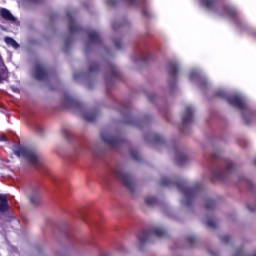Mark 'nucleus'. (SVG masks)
Here are the masks:
<instances>
[{
	"label": "nucleus",
	"mask_w": 256,
	"mask_h": 256,
	"mask_svg": "<svg viewBox=\"0 0 256 256\" xmlns=\"http://www.w3.org/2000/svg\"><path fill=\"white\" fill-rule=\"evenodd\" d=\"M124 110L129 111V107H124Z\"/></svg>",
	"instance_id": "864d4df0"
},
{
	"label": "nucleus",
	"mask_w": 256,
	"mask_h": 256,
	"mask_svg": "<svg viewBox=\"0 0 256 256\" xmlns=\"http://www.w3.org/2000/svg\"><path fill=\"white\" fill-rule=\"evenodd\" d=\"M222 243H229L231 241V237L229 235H225L221 238Z\"/></svg>",
	"instance_id": "c9c22d12"
},
{
	"label": "nucleus",
	"mask_w": 256,
	"mask_h": 256,
	"mask_svg": "<svg viewBox=\"0 0 256 256\" xmlns=\"http://www.w3.org/2000/svg\"><path fill=\"white\" fill-rule=\"evenodd\" d=\"M126 123H128V125H133L134 121H133V119H130V120L126 121Z\"/></svg>",
	"instance_id": "49530a36"
},
{
	"label": "nucleus",
	"mask_w": 256,
	"mask_h": 256,
	"mask_svg": "<svg viewBox=\"0 0 256 256\" xmlns=\"http://www.w3.org/2000/svg\"><path fill=\"white\" fill-rule=\"evenodd\" d=\"M0 16L5 21H10L11 23H15V21H17V18H15V16H13L11 11H9L7 8L0 9Z\"/></svg>",
	"instance_id": "dca6fc26"
},
{
	"label": "nucleus",
	"mask_w": 256,
	"mask_h": 256,
	"mask_svg": "<svg viewBox=\"0 0 256 256\" xmlns=\"http://www.w3.org/2000/svg\"><path fill=\"white\" fill-rule=\"evenodd\" d=\"M97 116H98L97 111L87 112L83 115V119L88 123H95V121H97Z\"/></svg>",
	"instance_id": "aec40b11"
},
{
	"label": "nucleus",
	"mask_w": 256,
	"mask_h": 256,
	"mask_svg": "<svg viewBox=\"0 0 256 256\" xmlns=\"http://www.w3.org/2000/svg\"><path fill=\"white\" fill-rule=\"evenodd\" d=\"M155 235L156 237H166L167 231L159 227H151L148 230H143L138 234V241L141 246H143L147 241Z\"/></svg>",
	"instance_id": "423d86ee"
},
{
	"label": "nucleus",
	"mask_w": 256,
	"mask_h": 256,
	"mask_svg": "<svg viewBox=\"0 0 256 256\" xmlns=\"http://www.w3.org/2000/svg\"><path fill=\"white\" fill-rule=\"evenodd\" d=\"M4 41H5L6 45L13 47V49H19V43H17V41H15V39H13L9 36H6L4 38Z\"/></svg>",
	"instance_id": "5701e85b"
},
{
	"label": "nucleus",
	"mask_w": 256,
	"mask_h": 256,
	"mask_svg": "<svg viewBox=\"0 0 256 256\" xmlns=\"http://www.w3.org/2000/svg\"><path fill=\"white\" fill-rule=\"evenodd\" d=\"M29 201L34 206L40 205V203H41V192H39V189H37V188L32 189V191L29 195Z\"/></svg>",
	"instance_id": "f8f14e48"
},
{
	"label": "nucleus",
	"mask_w": 256,
	"mask_h": 256,
	"mask_svg": "<svg viewBox=\"0 0 256 256\" xmlns=\"http://www.w3.org/2000/svg\"><path fill=\"white\" fill-rule=\"evenodd\" d=\"M243 181H247V180L244 178Z\"/></svg>",
	"instance_id": "5fc2aeb1"
},
{
	"label": "nucleus",
	"mask_w": 256,
	"mask_h": 256,
	"mask_svg": "<svg viewBox=\"0 0 256 256\" xmlns=\"http://www.w3.org/2000/svg\"><path fill=\"white\" fill-rule=\"evenodd\" d=\"M108 5L115 7L116 3H119V0H107Z\"/></svg>",
	"instance_id": "4c0bfd02"
},
{
	"label": "nucleus",
	"mask_w": 256,
	"mask_h": 256,
	"mask_svg": "<svg viewBox=\"0 0 256 256\" xmlns=\"http://www.w3.org/2000/svg\"><path fill=\"white\" fill-rule=\"evenodd\" d=\"M64 106L70 107V109H78L79 111L83 109V104L69 94L64 95Z\"/></svg>",
	"instance_id": "1a4fd4ad"
},
{
	"label": "nucleus",
	"mask_w": 256,
	"mask_h": 256,
	"mask_svg": "<svg viewBox=\"0 0 256 256\" xmlns=\"http://www.w3.org/2000/svg\"><path fill=\"white\" fill-rule=\"evenodd\" d=\"M68 18V29L70 35H75V33H79L81 31V26L75 22V19H73V16H71L70 13H67Z\"/></svg>",
	"instance_id": "9b49d317"
},
{
	"label": "nucleus",
	"mask_w": 256,
	"mask_h": 256,
	"mask_svg": "<svg viewBox=\"0 0 256 256\" xmlns=\"http://www.w3.org/2000/svg\"><path fill=\"white\" fill-rule=\"evenodd\" d=\"M101 66L97 62H90L88 66L89 73H99Z\"/></svg>",
	"instance_id": "b1692460"
},
{
	"label": "nucleus",
	"mask_w": 256,
	"mask_h": 256,
	"mask_svg": "<svg viewBox=\"0 0 256 256\" xmlns=\"http://www.w3.org/2000/svg\"><path fill=\"white\" fill-rule=\"evenodd\" d=\"M9 211V200L5 194H0V213H7Z\"/></svg>",
	"instance_id": "6ab92c4d"
},
{
	"label": "nucleus",
	"mask_w": 256,
	"mask_h": 256,
	"mask_svg": "<svg viewBox=\"0 0 256 256\" xmlns=\"http://www.w3.org/2000/svg\"><path fill=\"white\" fill-rule=\"evenodd\" d=\"M225 170L217 165L214 166L212 170V179H216L217 181H225L231 173H233L235 166L233 162L229 160H224Z\"/></svg>",
	"instance_id": "39448f33"
},
{
	"label": "nucleus",
	"mask_w": 256,
	"mask_h": 256,
	"mask_svg": "<svg viewBox=\"0 0 256 256\" xmlns=\"http://www.w3.org/2000/svg\"><path fill=\"white\" fill-rule=\"evenodd\" d=\"M215 96H216V97H220L221 99H225L226 94H225V91H223V90H218V91L215 92Z\"/></svg>",
	"instance_id": "2f4dec72"
},
{
	"label": "nucleus",
	"mask_w": 256,
	"mask_h": 256,
	"mask_svg": "<svg viewBox=\"0 0 256 256\" xmlns=\"http://www.w3.org/2000/svg\"><path fill=\"white\" fill-rule=\"evenodd\" d=\"M234 256H245V254L243 253V249L237 250V252H236V254ZM252 256H256V254H254Z\"/></svg>",
	"instance_id": "ea45409f"
},
{
	"label": "nucleus",
	"mask_w": 256,
	"mask_h": 256,
	"mask_svg": "<svg viewBox=\"0 0 256 256\" xmlns=\"http://www.w3.org/2000/svg\"><path fill=\"white\" fill-rule=\"evenodd\" d=\"M104 181H105V183H109V177H108V176H105V177H104Z\"/></svg>",
	"instance_id": "09e8293b"
},
{
	"label": "nucleus",
	"mask_w": 256,
	"mask_h": 256,
	"mask_svg": "<svg viewBox=\"0 0 256 256\" xmlns=\"http://www.w3.org/2000/svg\"><path fill=\"white\" fill-rule=\"evenodd\" d=\"M122 113H124V110H122Z\"/></svg>",
	"instance_id": "6e6d98bb"
},
{
	"label": "nucleus",
	"mask_w": 256,
	"mask_h": 256,
	"mask_svg": "<svg viewBox=\"0 0 256 256\" xmlns=\"http://www.w3.org/2000/svg\"><path fill=\"white\" fill-rule=\"evenodd\" d=\"M160 185L162 187H171V185H176L178 191H181L183 193L185 199H186V207H191V203H193V199L197 197V193L199 192V187L194 186L192 188L187 187V181L184 179L178 178L175 181L164 177L161 179Z\"/></svg>",
	"instance_id": "f257e3e1"
},
{
	"label": "nucleus",
	"mask_w": 256,
	"mask_h": 256,
	"mask_svg": "<svg viewBox=\"0 0 256 256\" xmlns=\"http://www.w3.org/2000/svg\"><path fill=\"white\" fill-rule=\"evenodd\" d=\"M30 3H41L43 0H29Z\"/></svg>",
	"instance_id": "a18cd8bd"
},
{
	"label": "nucleus",
	"mask_w": 256,
	"mask_h": 256,
	"mask_svg": "<svg viewBox=\"0 0 256 256\" xmlns=\"http://www.w3.org/2000/svg\"><path fill=\"white\" fill-rule=\"evenodd\" d=\"M186 242L189 245H195V243H197V238L195 236H187L186 237Z\"/></svg>",
	"instance_id": "c756f323"
},
{
	"label": "nucleus",
	"mask_w": 256,
	"mask_h": 256,
	"mask_svg": "<svg viewBox=\"0 0 256 256\" xmlns=\"http://www.w3.org/2000/svg\"><path fill=\"white\" fill-rule=\"evenodd\" d=\"M176 161L180 167H183V165L189 161V156L176 152Z\"/></svg>",
	"instance_id": "412c9836"
},
{
	"label": "nucleus",
	"mask_w": 256,
	"mask_h": 256,
	"mask_svg": "<svg viewBox=\"0 0 256 256\" xmlns=\"http://www.w3.org/2000/svg\"><path fill=\"white\" fill-rule=\"evenodd\" d=\"M112 177H115L117 181L122 183L126 189L133 195L135 193V180L133 179V176L131 174L124 172L122 168L116 167L112 170L111 173Z\"/></svg>",
	"instance_id": "20e7f679"
},
{
	"label": "nucleus",
	"mask_w": 256,
	"mask_h": 256,
	"mask_svg": "<svg viewBox=\"0 0 256 256\" xmlns=\"http://www.w3.org/2000/svg\"><path fill=\"white\" fill-rule=\"evenodd\" d=\"M168 75L173 83H177V75H179V65L176 62H170L167 65Z\"/></svg>",
	"instance_id": "9d476101"
},
{
	"label": "nucleus",
	"mask_w": 256,
	"mask_h": 256,
	"mask_svg": "<svg viewBox=\"0 0 256 256\" xmlns=\"http://www.w3.org/2000/svg\"><path fill=\"white\" fill-rule=\"evenodd\" d=\"M142 15H144V17H149V9L143 8L142 9Z\"/></svg>",
	"instance_id": "a19ab883"
},
{
	"label": "nucleus",
	"mask_w": 256,
	"mask_h": 256,
	"mask_svg": "<svg viewBox=\"0 0 256 256\" xmlns=\"http://www.w3.org/2000/svg\"><path fill=\"white\" fill-rule=\"evenodd\" d=\"M145 203H146V205H150V206L157 205V198H155V197H147L145 199Z\"/></svg>",
	"instance_id": "a878e982"
},
{
	"label": "nucleus",
	"mask_w": 256,
	"mask_h": 256,
	"mask_svg": "<svg viewBox=\"0 0 256 256\" xmlns=\"http://www.w3.org/2000/svg\"><path fill=\"white\" fill-rule=\"evenodd\" d=\"M155 96H148L149 101H154Z\"/></svg>",
	"instance_id": "8fccbe9b"
},
{
	"label": "nucleus",
	"mask_w": 256,
	"mask_h": 256,
	"mask_svg": "<svg viewBox=\"0 0 256 256\" xmlns=\"http://www.w3.org/2000/svg\"><path fill=\"white\" fill-rule=\"evenodd\" d=\"M5 81V69L0 68V83H3Z\"/></svg>",
	"instance_id": "72a5a7b5"
},
{
	"label": "nucleus",
	"mask_w": 256,
	"mask_h": 256,
	"mask_svg": "<svg viewBox=\"0 0 256 256\" xmlns=\"http://www.w3.org/2000/svg\"><path fill=\"white\" fill-rule=\"evenodd\" d=\"M88 38L90 42L94 43V45H101L102 43L101 34L97 31H89Z\"/></svg>",
	"instance_id": "f3484780"
},
{
	"label": "nucleus",
	"mask_w": 256,
	"mask_h": 256,
	"mask_svg": "<svg viewBox=\"0 0 256 256\" xmlns=\"http://www.w3.org/2000/svg\"><path fill=\"white\" fill-rule=\"evenodd\" d=\"M63 135H65L66 139H69L71 132L67 129L62 130Z\"/></svg>",
	"instance_id": "58836bf2"
},
{
	"label": "nucleus",
	"mask_w": 256,
	"mask_h": 256,
	"mask_svg": "<svg viewBox=\"0 0 256 256\" xmlns=\"http://www.w3.org/2000/svg\"><path fill=\"white\" fill-rule=\"evenodd\" d=\"M247 209H249V211H250L251 213H254V211H256V206L251 207V206H249V204H247Z\"/></svg>",
	"instance_id": "37998d69"
},
{
	"label": "nucleus",
	"mask_w": 256,
	"mask_h": 256,
	"mask_svg": "<svg viewBox=\"0 0 256 256\" xmlns=\"http://www.w3.org/2000/svg\"><path fill=\"white\" fill-rule=\"evenodd\" d=\"M140 59L142 61H149V54H146L145 52H141Z\"/></svg>",
	"instance_id": "f704fd0d"
},
{
	"label": "nucleus",
	"mask_w": 256,
	"mask_h": 256,
	"mask_svg": "<svg viewBox=\"0 0 256 256\" xmlns=\"http://www.w3.org/2000/svg\"><path fill=\"white\" fill-rule=\"evenodd\" d=\"M100 137L102 141L106 143V145H110V147H113L114 149H117V147H121V145H123V140H121V138L113 137L107 132H102Z\"/></svg>",
	"instance_id": "0eeeda50"
},
{
	"label": "nucleus",
	"mask_w": 256,
	"mask_h": 256,
	"mask_svg": "<svg viewBox=\"0 0 256 256\" xmlns=\"http://www.w3.org/2000/svg\"><path fill=\"white\" fill-rule=\"evenodd\" d=\"M36 131H37V133H43V128L37 126Z\"/></svg>",
	"instance_id": "c03bdc74"
},
{
	"label": "nucleus",
	"mask_w": 256,
	"mask_h": 256,
	"mask_svg": "<svg viewBox=\"0 0 256 256\" xmlns=\"http://www.w3.org/2000/svg\"><path fill=\"white\" fill-rule=\"evenodd\" d=\"M145 141H149V139H151L152 143H165V139L163 138V136L159 135V134H146L144 136Z\"/></svg>",
	"instance_id": "a211bd4d"
},
{
	"label": "nucleus",
	"mask_w": 256,
	"mask_h": 256,
	"mask_svg": "<svg viewBox=\"0 0 256 256\" xmlns=\"http://www.w3.org/2000/svg\"><path fill=\"white\" fill-rule=\"evenodd\" d=\"M206 227H208V229H217V223H215V221L212 219H208L206 221Z\"/></svg>",
	"instance_id": "cd10ccee"
},
{
	"label": "nucleus",
	"mask_w": 256,
	"mask_h": 256,
	"mask_svg": "<svg viewBox=\"0 0 256 256\" xmlns=\"http://www.w3.org/2000/svg\"><path fill=\"white\" fill-rule=\"evenodd\" d=\"M130 157H132L134 161H141V154L135 149H130Z\"/></svg>",
	"instance_id": "393cba45"
},
{
	"label": "nucleus",
	"mask_w": 256,
	"mask_h": 256,
	"mask_svg": "<svg viewBox=\"0 0 256 256\" xmlns=\"http://www.w3.org/2000/svg\"><path fill=\"white\" fill-rule=\"evenodd\" d=\"M114 45H115L116 49H123V43L121 42V39H115Z\"/></svg>",
	"instance_id": "7c9ffc66"
},
{
	"label": "nucleus",
	"mask_w": 256,
	"mask_h": 256,
	"mask_svg": "<svg viewBox=\"0 0 256 256\" xmlns=\"http://www.w3.org/2000/svg\"><path fill=\"white\" fill-rule=\"evenodd\" d=\"M222 10H223V13H225L226 15H229L233 21H237V17L239 13L235 8H233V6L223 5Z\"/></svg>",
	"instance_id": "4468645a"
},
{
	"label": "nucleus",
	"mask_w": 256,
	"mask_h": 256,
	"mask_svg": "<svg viewBox=\"0 0 256 256\" xmlns=\"http://www.w3.org/2000/svg\"><path fill=\"white\" fill-rule=\"evenodd\" d=\"M15 155H17V157H24V159H27V161L36 169H41V167H43L41 158H39V155L33 149L20 146L15 150Z\"/></svg>",
	"instance_id": "7ed1b4c3"
},
{
	"label": "nucleus",
	"mask_w": 256,
	"mask_h": 256,
	"mask_svg": "<svg viewBox=\"0 0 256 256\" xmlns=\"http://www.w3.org/2000/svg\"><path fill=\"white\" fill-rule=\"evenodd\" d=\"M248 33H249V35H252V37H256V30L255 29H250Z\"/></svg>",
	"instance_id": "79ce46f5"
},
{
	"label": "nucleus",
	"mask_w": 256,
	"mask_h": 256,
	"mask_svg": "<svg viewBox=\"0 0 256 256\" xmlns=\"http://www.w3.org/2000/svg\"><path fill=\"white\" fill-rule=\"evenodd\" d=\"M71 43H73V38H72L71 36H68V37L65 39V47H66V48L71 47Z\"/></svg>",
	"instance_id": "473e14b6"
},
{
	"label": "nucleus",
	"mask_w": 256,
	"mask_h": 256,
	"mask_svg": "<svg viewBox=\"0 0 256 256\" xmlns=\"http://www.w3.org/2000/svg\"><path fill=\"white\" fill-rule=\"evenodd\" d=\"M107 71L110 73L111 79H121V72L113 63L107 65Z\"/></svg>",
	"instance_id": "2eb2a0df"
},
{
	"label": "nucleus",
	"mask_w": 256,
	"mask_h": 256,
	"mask_svg": "<svg viewBox=\"0 0 256 256\" xmlns=\"http://www.w3.org/2000/svg\"><path fill=\"white\" fill-rule=\"evenodd\" d=\"M205 208L208 210L215 209V201L211 199L206 200Z\"/></svg>",
	"instance_id": "bb28decb"
},
{
	"label": "nucleus",
	"mask_w": 256,
	"mask_h": 256,
	"mask_svg": "<svg viewBox=\"0 0 256 256\" xmlns=\"http://www.w3.org/2000/svg\"><path fill=\"white\" fill-rule=\"evenodd\" d=\"M3 63V58L0 55V64Z\"/></svg>",
	"instance_id": "603ef678"
},
{
	"label": "nucleus",
	"mask_w": 256,
	"mask_h": 256,
	"mask_svg": "<svg viewBox=\"0 0 256 256\" xmlns=\"http://www.w3.org/2000/svg\"><path fill=\"white\" fill-rule=\"evenodd\" d=\"M130 5H139V0H124Z\"/></svg>",
	"instance_id": "e433bc0d"
},
{
	"label": "nucleus",
	"mask_w": 256,
	"mask_h": 256,
	"mask_svg": "<svg viewBox=\"0 0 256 256\" xmlns=\"http://www.w3.org/2000/svg\"><path fill=\"white\" fill-rule=\"evenodd\" d=\"M227 102L229 105H233V107H237V109L242 111V118L245 125H251L253 119L256 117V112L249 108L247 104H245L242 97L231 96L227 98Z\"/></svg>",
	"instance_id": "f03ea898"
},
{
	"label": "nucleus",
	"mask_w": 256,
	"mask_h": 256,
	"mask_svg": "<svg viewBox=\"0 0 256 256\" xmlns=\"http://www.w3.org/2000/svg\"><path fill=\"white\" fill-rule=\"evenodd\" d=\"M0 141H5V137L1 136Z\"/></svg>",
	"instance_id": "3c124183"
},
{
	"label": "nucleus",
	"mask_w": 256,
	"mask_h": 256,
	"mask_svg": "<svg viewBox=\"0 0 256 256\" xmlns=\"http://www.w3.org/2000/svg\"><path fill=\"white\" fill-rule=\"evenodd\" d=\"M51 72L45 66L37 64L35 66V79L37 81H47Z\"/></svg>",
	"instance_id": "6e6552de"
},
{
	"label": "nucleus",
	"mask_w": 256,
	"mask_h": 256,
	"mask_svg": "<svg viewBox=\"0 0 256 256\" xmlns=\"http://www.w3.org/2000/svg\"><path fill=\"white\" fill-rule=\"evenodd\" d=\"M200 3L205 7L206 9H212L214 10L217 5V0H200Z\"/></svg>",
	"instance_id": "4be33fe9"
},
{
	"label": "nucleus",
	"mask_w": 256,
	"mask_h": 256,
	"mask_svg": "<svg viewBox=\"0 0 256 256\" xmlns=\"http://www.w3.org/2000/svg\"><path fill=\"white\" fill-rule=\"evenodd\" d=\"M219 157H221V151L216 150V151L211 155L212 163H215V161H217V160L219 159Z\"/></svg>",
	"instance_id": "c85d7f7f"
},
{
	"label": "nucleus",
	"mask_w": 256,
	"mask_h": 256,
	"mask_svg": "<svg viewBox=\"0 0 256 256\" xmlns=\"http://www.w3.org/2000/svg\"><path fill=\"white\" fill-rule=\"evenodd\" d=\"M193 121V107L187 106L185 110V115L182 118V125L187 127L189 123Z\"/></svg>",
	"instance_id": "ddd939ff"
},
{
	"label": "nucleus",
	"mask_w": 256,
	"mask_h": 256,
	"mask_svg": "<svg viewBox=\"0 0 256 256\" xmlns=\"http://www.w3.org/2000/svg\"><path fill=\"white\" fill-rule=\"evenodd\" d=\"M112 28L114 29V31H116V29H117V23H113V24H112Z\"/></svg>",
	"instance_id": "de8ad7c7"
}]
</instances>
